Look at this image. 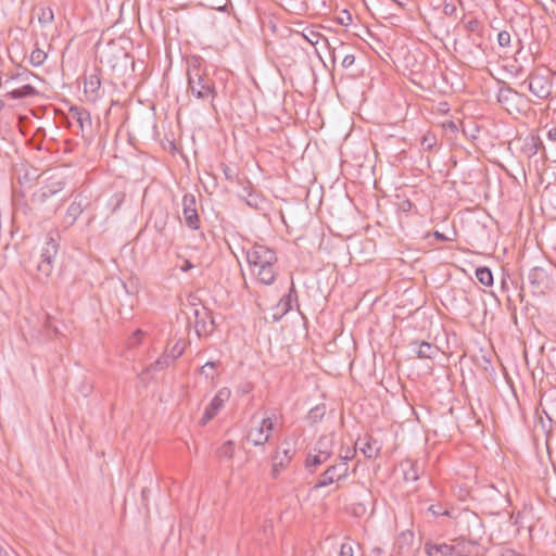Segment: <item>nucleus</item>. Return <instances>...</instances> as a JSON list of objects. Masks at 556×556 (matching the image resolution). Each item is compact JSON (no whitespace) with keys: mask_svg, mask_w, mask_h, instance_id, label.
<instances>
[{"mask_svg":"<svg viewBox=\"0 0 556 556\" xmlns=\"http://www.w3.org/2000/svg\"><path fill=\"white\" fill-rule=\"evenodd\" d=\"M216 364L214 362H207L204 366H202L201 370L204 371L206 368H214Z\"/></svg>","mask_w":556,"mask_h":556,"instance_id":"obj_53","label":"nucleus"},{"mask_svg":"<svg viewBox=\"0 0 556 556\" xmlns=\"http://www.w3.org/2000/svg\"><path fill=\"white\" fill-rule=\"evenodd\" d=\"M83 204L80 201H73L67 207L65 220L68 225H73L83 213Z\"/></svg>","mask_w":556,"mask_h":556,"instance_id":"obj_23","label":"nucleus"},{"mask_svg":"<svg viewBox=\"0 0 556 556\" xmlns=\"http://www.w3.org/2000/svg\"><path fill=\"white\" fill-rule=\"evenodd\" d=\"M285 463H287V462H286L285 456H283V457H280V456H279V458H278V464H279V466H280L281 468L285 466Z\"/></svg>","mask_w":556,"mask_h":556,"instance_id":"obj_59","label":"nucleus"},{"mask_svg":"<svg viewBox=\"0 0 556 556\" xmlns=\"http://www.w3.org/2000/svg\"><path fill=\"white\" fill-rule=\"evenodd\" d=\"M339 556H354L353 543L344 542L341 544Z\"/></svg>","mask_w":556,"mask_h":556,"instance_id":"obj_41","label":"nucleus"},{"mask_svg":"<svg viewBox=\"0 0 556 556\" xmlns=\"http://www.w3.org/2000/svg\"><path fill=\"white\" fill-rule=\"evenodd\" d=\"M454 11H455L454 5H445V8H444L445 14H452Z\"/></svg>","mask_w":556,"mask_h":556,"instance_id":"obj_52","label":"nucleus"},{"mask_svg":"<svg viewBox=\"0 0 556 556\" xmlns=\"http://www.w3.org/2000/svg\"><path fill=\"white\" fill-rule=\"evenodd\" d=\"M408 468L404 470V478L406 481H416L419 478V468L417 463L406 462Z\"/></svg>","mask_w":556,"mask_h":556,"instance_id":"obj_29","label":"nucleus"},{"mask_svg":"<svg viewBox=\"0 0 556 556\" xmlns=\"http://www.w3.org/2000/svg\"><path fill=\"white\" fill-rule=\"evenodd\" d=\"M510 34L506 30H502L497 34V43L502 48H507L510 46Z\"/></svg>","mask_w":556,"mask_h":556,"instance_id":"obj_38","label":"nucleus"},{"mask_svg":"<svg viewBox=\"0 0 556 556\" xmlns=\"http://www.w3.org/2000/svg\"><path fill=\"white\" fill-rule=\"evenodd\" d=\"M331 471H334L337 481H339L348 476L349 465L346 462L341 460L339 464L331 466Z\"/></svg>","mask_w":556,"mask_h":556,"instance_id":"obj_32","label":"nucleus"},{"mask_svg":"<svg viewBox=\"0 0 556 556\" xmlns=\"http://www.w3.org/2000/svg\"><path fill=\"white\" fill-rule=\"evenodd\" d=\"M334 481H337V477L334 476V471H331V466H330L323 472V475L320 476L318 481L315 483L314 489H320V488L327 486V485L333 483Z\"/></svg>","mask_w":556,"mask_h":556,"instance_id":"obj_26","label":"nucleus"},{"mask_svg":"<svg viewBox=\"0 0 556 556\" xmlns=\"http://www.w3.org/2000/svg\"><path fill=\"white\" fill-rule=\"evenodd\" d=\"M326 414V405L318 404L312 407L307 414V420L312 424L318 422L323 419Z\"/></svg>","mask_w":556,"mask_h":556,"instance_id":"obj_27","label":"nucleus"},{"mask_svg":"<svg viewBox=\"0 0 556 556\" xmlns=\"http://www.w3.org/2000/svg\"><path fill=\"white\" fill-rule=\"evenodd\" d=\"M182 213L188 227L191 229L199 228V215L197 211V201L193 194H185L182 198Z\"/></svg>","mask_w":556,"mask_h":556,"instance_id":"obj_8","label":"nucleus"},{"mask_svg":"<svg viewBox=\"0 0 556 556\" xmlns=\"http://www.w3.org/2000/svg\"><path fill=\"white\" fill-rule=\"evenodd\" d=\"M251 424L252 426L247 434V440L254 446H261L268 442L274 429L273 419L270 417H264L261 420H256V416L253 415Z\"/></svg>","mask_w":556,"mask_h":556,"instance_id":"obj_5","label":"nucleus"},{"mask_svg":"<svg viewBox=\"0 0 556 556\" xmlns=\"http://www.w3.org/2000/svg\"><path fill=\"white\" fill-rule=\"evenodd\" d=\"M414 533L412 531L401 532L394 543V552L400 556L409 555L414 552Z\"/></svg>","mask_w":556,"mask_h":556,"instance_id":"obj_13","label":"nucleus"},{"mask_svg":"<svg viewBox=\"0 0 556 556\" xmlns=\"http://www.w3.org/2000/svg\"><path fill=\"white\" fill-rule=\"evenodd\" d=\"M458 523L466 526V528L463 530V533L460 534L462 536L473 539V541H482L485 531L482 520L479 518L478 515L466 511L463 515H460Z\"/></svg>","mask_w":556,"mask_h":556,"instance_id":"obj_6","label":"nucleus"},{"mask_svg":"<svg viewBox=\"0 0 556 556\" xmlns=\"http://www.w3.org/2000/svg\"><path fill=\"white\" fill-rule=\"evenodd\" d=\"M63 188H64V182L63 181H61V180L52 181L51 184L46 185L45 187H42L39 197H40L41 200H45L47 198H50V197L56 194L58 192L63 190Z\"/></svg>","mask_w":556,"mask_h":556,"instance_id":"obj_25","label":"nucleus"},{"mask_svg":"<svg viewBox=\"0 0 556 556\" xmlns=\"http://www.w3.org/2000/svg\"><path fill=\"white\" fill-rule=\"evenodd\" d=\"M478 25H479L478 21H476V20H471V21H469V22L466 24V27H467V29H469V30H471V31H475V30L478 28Z\"/></svg>","mask_w":556,"mask_h":556,"instance_id":"obj_47","label":"nucleus"},{"mask_svg":"<svg viewBox=\"0 0 556 556\" xmlns=\"http://www.w3.org/2000/svg\"><path fill=\"white\" fill-rule=\"evenodd\" d=\"M102 58H104L113 68L117 66L126 67L130 59L129 54L116 45H109L108 50Z\"/></svg>","mask_w":556,"mask_h":556,"instance_id":"obj_11","label":"nucleus"},{"mask_svg":"<svg viewBox=\"0 0 556 556\" xmlns=\"http://www.w3.org/2000/svg\"><path fill=\"white\" fill-rule=\"evenodd\" d=\"M0 556H10V553L8 549H5L3 546L0 545Z\"/></svg>","mask_w":556,"mask_h":556,"instance_id":"obj_56","label":"nucleus"},{"mask_svg":"<svg viewBox=\"0 0 556 556\" xmlns=\"http://www.w3.org/2000/svg\"><path fill=\"white\" fill-rule=\"evenodd\" d=\"M352 22L351 15L348 11H343V15L339 17V23L341 25L348 26Z\"/></svg>","mask_w":556,"mask_h":556,"instance_id":"obj_44","label":"nucleus"},{"mask_svg":"<svg viewBox=\"0 0 556 556\" xmlns=\"http://www.w3.org/2000/svg\"><path fill=\"white\" fill-rule=\"evenodd\" d=\"M143 336V331L138 329L134 332V337L140 339Z\"/></svg>","mask_w":556,"mask_h":556,"instance_id":"obj_57","label":"nucleus"},{"mask_svg":"<svg viewBox=\"0 0 556 556\" xmlns=\"http://www.w3.org/2000/svg\"><path fill=\"white\" fill-rule=\"evenodd\" d=\"M38 20L41 25L51 24L54 20L53 10L49 7L41 8Z\"/></svg>","mask_w":556,"mask_h":556,"instance_id":"obj_33","label":"nucleus"},{"mask_svg":"<svg viewBox=\"0 0 556 556\" xmlns=\"http://www.w3.org/2000/svg\"><path fill=\"white\" fill-rule=\"evenodd\" d=\"M520 97H521V94L519 92H517L516 90H514L509 87L501 88L497 93V100L502 104H509L516 98H520Z\"/></svg>","mask_w":556,"mask_h":556,"instance_id":"obj_24","label":"nucleus"},{"mask_svg":"<svg viewBox=\"0 0 556 556\" xmlns=\"http://www.w3.org/2000/svg\"><path fill=\"white\" fill-rule=\"evenodd\" d=\"M245 257L252 276L260 283L270 286L278 275V257L276 252L261 243L245 249Z\"/></svg>","mask_w":556,"mask_h":556,"instance_id":"obj_1","label":"nucleus"},{"mask_svg":"<svg viewBox=\"0 0 556 556\" xmlns=\"http://www.w3.org/2000/svg\"><path fill=\"white\" fill-rule=\"evenodd\" d=\"M193 268V264L191 262H189L188 260H186L184 262V265L181 266V270L182 271H187L189 269Z\"/></svg>","mask_w":556,"mask_h":556,"instance_id":"obj_50","label":"nucleus"},{"mask_svg":"<svg viewBox=\"0 0 556 556\" xmlns=\"http://www.w3.org/2000/svg\"><path fill=\"white\" fill-rule=\"evenodd\" d=\"M437 143L433 135L427 134L422 137L421 146L425 150H431Z\"/></svg>","mask_w":556,"mask_h":556,"instance_id":"obj_40","label":"nucleus"},{"mask_svg":"<svg viewBox=\"0 0 556 556\" xmlns=\"http://www.w3.org/2000/svg\"><path fill=\"white\" fill-rule=\"evenodd\" d=\"M528 84L529 91L539 99H547L552 92V83L548 71L531 72L522 85Z\"/></svg>","mask_w":556,"mask_h":556,"instance_id":"obj_4","label":"nucleus"},{"mask_svg":"<svg viewBox=\"0 0 556 556\" xmlns=\"http://www.w3.org/2000/svg\"><path fill=\"white\" fill-rule=\"evenodd\" d=\"M283 456H285L287 463H289L292 457L289 450L283 451Z\"/></svg>","mask_w":556,"mask_h":556,"instance_id":"obj_55","label":"nucleus"},{"mask_svg":"<svg viewBox=\"0 0 556 556\" xmlns=\"http://www.w3.org/2000/svg\"><path fill=\"white\" fill-rule=\"evenodd\" d=\"M429 509L432 511V514H433L434 516H439V515H446V516H447V515H448V511H447V510L440 511L439 509H435V507H434V506H430V508H429Z\"/></svg>","mask_w":556,"mask_h":556,"instance_id":"obj_49","label":"nucleus"},{"mask_svg":"<svg viewBox=\"0 0 556 556\" xmlns=\"http://www.w3.org/2000/svg\"><path fill=\"white\" fill-rule=\"evenodd\" d=\"M203 63L200 56L187 59L188 92L197 100L213 104L216 98L215 83L207 76Z\"/></svg>","mask_w":556,"mask_h":556,"instance_id":"obj_2","label":"nucleus"},{"mask_svg":"<svg viewBox=\"0 0 556 556\" xmlns=\"http://www.w3.org/2000/svg\"><path fill=\"white\" fill-rule=\"evenodd\" d=\"M302 35H303V38L305 40H307L313 46H316L319 43V41H323L325 43L326 48H328L329 50H332V54L334 55L336 48H333L331 46L330 41L328 40V38L324 37L319 31L314 30L313 28H306Z\"/></svg>","mask_w":556,"mask_h":556,"instance_id":"obj_18","label":"nucleus"},{"mask_svg":"<svg viewBox=\"0 0 556 556\" xmlns=\"http://www.w3.org/2000/svg\"><path fill=\"white\" fill-rule=\"evenodd\" d=\"M174 359L170 357V355L165 354L162 355L160 358H157L153 364H151L150 368L151 370H161L163 368L168 367Z\"/></svg>","mask_w":556,"mask_h":556,"instance_id":"obj_31","label":"nucleus"},{"mask_svg":"<svg viewBox=\"0 0 556 556\" xmlns=\"http://www.w3.org/2000/svg\"><path fill=\"white\" fill-rule=\"evenodd\" d=\"M71 115L77 122L81 131L91 128V117L88 111L73 108L71 109Z\"/></svg>","mask_w":556,"mask_h":556,"instance_id":"obj_19","label":"nucleus"},{"mask_svg":"<svg viewBox=\"0 0 556 556\" xmlns=\"http://www.w3.org/2000/svg\"><path fill=\"white\" fill-rule=\"evenodd\" d=\"M480 540L468 539L465 536H459L456 540V543L453 544L454 555L456 556H479L480 548Z\"/></svg>","mask_w":556,"mask_h":556,"instance_id":"obj_9","label":"nucleus"},{"mask_svg":"<svg viewBox=\"0 0 556 556\" xmlns=\"http://www.w3.org/2000/svg\"><path fill=\"white\" fill-rule=\"evenodd\" d=\"M434 237H435L437 239H439V240H442V241L447 240V238H446L443 233H441V232H439V231H435V232H434Z\"/></svg>","mask_w":556,"mask_h":556,"instance_id":"obj_54","label":"nucleus"},{"mask_svg":"<svg viewBox=\"0 0 556 556\" xmlns=\"http://www.w3.org/2000/svg\"><path fill=\"white\" fill-rule=\"evenodd\" d=\"M229 396L230 391L228 389H220L212 399L208 406L205 408L203 416L200 420L201 425H206L210 420H212L219 412V409L223 407L224 403L229 399Z\"/></svg>","mask_w":556,"mask_h":556,"instance_id":"obj_7","label":"nucleus"},{"mask_svg":"<svg viewBox=\"0 0 556 556\" xmlns=\"http://www.w3.org/2000/svg\"><path fill=\"white\" fill-rule=\"evenodd\" d=\"M410 349L419 358L433 359L440 353V349L435 344L426 341H414L410 343Z\"/></svg>","mask_w":556,"mask_h":556,"instance_id":"obj_12","label":"nucleus"},{"mask_svg":"<svg viewBox=\"0 0 556 556\" xmlns=\"http://www.w3.org/2000/svg\"><path fill=\"white\" fill-rule=\"evenodd\" d=\"M58 242L51 233L46 238V244L41 250L39 260L36 261V267L39 278H47L53 270V263L58 254Z\"/></svg>","mask_w":556,"mask_h":556,"instance_id":"obj_3","label":"nucleus"},{"mask_svg":"<svg viewBox=\"0 0 556 556\" xmlns=\"http://www.w3.org/2000/svg\"><path fill=\"white\" fill-rule=\"evenodd\" d=\"M355 62V56L354 54H346L343 60H342V66L344 68H348L350 66H352Z\"/></svg>","mask_w":556,"mask_h":556,"instance_id":"obj_42","label":"nucleus"},{"mask_svg":"<svg viewBox=\"0 0 556 556\" xmlns=\"http://www.w3.org/2000/svg\"><path fill=\"white\" fill-rule=\"evenodd\" d=\"M279 453L274 457V464H273V475L274 477H277L279 473V468H281L278 464Z\"/></svg>","mask_w":556,"mask_h":556,"instance_id":"obj_45","label":"nucleus"},{"mask_svg":"<svg viewBox=\"0 0 556 556\" xmlns=\"http://www.w3.org/2000/svg\"><path fill=\"white\" fill-rule=\"evenodd\" d=\"M410 207H412V203L408 200L403 201L401 204V208L405 212L409 211Z\"/></svg>","mask_w":556,"mask_h":556,"instance_id":"obj_51","label":"nucleus"},{"mask_svg":"<svg viewBox=\"0 0 556 556\" xmlns=\"http://www.w3.org/2000/svg\"><path fill=\"white\" fill-rule=\"evenodd\" d=\"M38 94L37 90L30 85L26 84L20 88H16L7 93V97L11 99H23V98H31Z\"/></svg>","mask_w":556,"mask_h":556,"instance_id":"obj_22","label":"nucleus"},{"mask_svg":"<svg viewBox=\"0 0 556 556\" xmlns=\"http://www.w3.org/2000/svg\"><path fill=\"white\" fill-rule=\"evenodd\" d=\"M264 203V199L256 193L249 192L247 198V204L254 208H261Z\"/></svg>","mask_w":556,"mask_h":556,"instance_id":"obj_36","label":"nucleus"},{"mask_svg":"<svg viewBox=\"0 0 556 556\" xmlns=\"http://www.w3.org/2000/svg\"><path fill=\"white\" fill-rule=\"evenodd\" d=\"M184 352H185V344H184V342H181V340H179L170 349L168 355H170V357L173 359H176V358L180 357L184 354Z\"/></svg>","mask_w":556,"mask_h":556,"instance_id":"obj_37","label":"nucleus"},{"mask_svg":"<svg viewBox=\"0 0 556 556\" xmlns=\"http://www.w3.org/2000/svg\"><path fill=\"white\" fill-rule=\"evenodd\" d=\"M355 447L358 448L366 458H375L378 456L381 445L377 440H374L371 437H367L364 439V442L358 440L355 443Z\"/></svg>","mask_w":556,"mask_h":556,"instance_id":"obj_15","label":"nucleus"},{"mask_svg":"<svg viewBox=\"0 0 556 556\" xmlns=\"http://www.w3.org/2000/svg\"><path fill=\"white\" fill-rule=\"evenodd\" d=\"M355 452H356V447H355L353 451L348 450V452L345 453V455H341V460H343V462H346V463H348L350 459H352V458H353V456H354Z\"/></svg>","mask_w":556,"mask_h":556,"instance_id":"obj_46","label":"nucleus"},{"mask_svg":"<svg viewBox=\"0 0 556 556\" xmlns=\"http://www.w3.org/2000/svg\"><path fill=\"white\" fill-rule=\"evenodd\" d=\"M326 462L327 459L324 456H320L314 452V454H308L305 460V467L307 469H312V467H317L318 465H321Z\"/></svg>","mask_w":556,"mask_h":556,"instance_id":"obj_34","label":"nucleus"},{"mask_svg":"<svg viewBox=\"0 0 556 556\" xmlns=\"http://www.w3.org/2000/svg\"><path fill=\"white\" fill-rule=\"evenodd\" d=\"M372 556H380L381 555V549L379 547H376L372 549L371 552Z\"/></svg>","mask_w":556,"mask_h":556,"instance_id":"obj_58","label":"nucleus"},{"mask_svg":"<svg viewBox=\"0 0 556 556\" xmlns=\"http://www.w3.org/2000/svg\"><path fill=\"white\" fill-rule=\"evenodd\" d=\"M425 551L428 556H450L454 555L453 544L447 543H432L425 544Z\"/></svg>","mask_w":556,"mask_h":556,"instance_id":"obj_16","label":"nucleus"},{"mask_svg":"<svg viewBox=\"0 0 556 556\" xmlns=\"http://www.w3.org/2000/svg\"><path fill=\"white\" fill-rule=\"evenodd\" d=\"M543 201L545 204L553 205L556 208V186L546 191L543 195Z\"/></svg>","mask_w":556,"mask_h":556,"instance_id":"obj_39","label":"nucleus"},{"mask_svg":"<svg viewBox=\"0 0 556 556\" xmlns=\"http://www.w3.org/2000/svg\"><path fill=\"white\" fill-rule=\"evenodd\" d=\"M30 77H35L36 78V75L33 74L31 72L29 71H24L22 73H17L14 78L15 79H20V80H28Z\"/></svg>","mask_w":556,"mask_h":556,"instance_id":"obj_43","label":"nucleus"},{"mask_svg":"<svg viewBox=\"0 0 556 556\" xmlns=\"http://www.w3.org/2000/svg\"><path fill=\"white\" fill-rule=\"evenodd\" d=\"M224 173H225V175H226V177H227L228 179H230V178H231L230 169H229L228 167H226V168L224 169Z\"/></svg>","mask_w":556,"mask_h":556,"instance_id":"obj_60","label":"nucleus"},{"mask_svg":"<svg viewBox=\"0 0 556 556\" xmlns=\"http://www.w3.org/2000/svg\"><path fill=\"white\" fill-rule=\"evenodd\" d=\"M101 87V80L98 74H90L85 79V92L92 99L98 97V91Z\"/></svg>","mask_w":556,"mask_h":556,"instance_id":"obj_21","label":"nucleus"},{"mask_svg":"<svg viewBox=\"0 0 556 556\" xmlns=\"http://www.w3.org/2000/svg\"><path fill=\"white\" fill-rule=\"evenodd\" d=\"M476 277L480 283L484 286H492L493 283V275L490 268L488 267H478L476 269Z\"/></svg>","mask_w":556,"mask_h":556,"instance_id":"obj_28","label":"nucleus"},{"mask_svg":"<svg viewBox=\"0 0 556 556\" xmlns=\"http://www.w3.org/2000/svg\"><path fill=\"white\" fill-rule=\"evenodd\" d=\"M547 138H548L551 141L556 142V127H553V128H551V129L547 131Z\"/></svg>","mask_w":556,"mask_h":556,"instance_id":"obj_48","label":"nucleus"},{"mask_svg":"<svg viewBox=\"0 0 556 556\" xmlns=\"http://www.w3.org/2000/svg\"><path fill=\"white\" fill-rule=\"evenodd\" d=\"M235 455V443L232 441L225 442L218 450V456L231 459Z\"/></svg>","mask_w":556,"mask_h":556,"instance_id":"obj_30","label":"nucleus"},{"mask_svg":"<svg viewBox=\"0 0 556 556\" xmlns=\"http://www.w3.org/2000/svg\"><path fill=\"white\" fill-rule=\"evenodd\" d=\"M333 443L334 438L332 434L324 435L317 441L314 452L328 460L332 455Z\"/></svg>","mask_w":556,"mask_h":556,"instance_id":"obj_17","label":"nucleus"},{"mask_svg":"<svg viewBox=\"0 0 556 556\" xmlns=\"http://www.w3.org/2000/svg\"><path fill=\"white\" fill-rule=\"evenodd\" d=\"M294 301H296V292L294 290V286L292 285L288 294L283 295L276 305L275 313L273 315L274 319L279 320L282 316H285L292 308V303Z\"/></svg>","mask_w":556,"mask_h":556,"instance_id":"obj_14","label":"nucleus"},{"mask_svg":"<svg viewBox=\"0 0 556 556\" xmlns=\"http://www.w3.org/2000/svg\"><path fill=\"white\" fill-rule=\"evenodd\" d=\"M548 275L541 267H533L528 274V283L534 294H541L548 287Z\"/></svg>","mask_w":556,"mask_h":556,"instance_id":"obj_10","label":"nucleus"},{"mask_svg":"<svg viewBox=\"0 0 556 556\" xmlns=\"http://www.w3.org/2000/svg\"><path fill=\"white\" fill-rule=\"evenodd\" d=\"M192 313H193V316H194V330H195V333L198 334V337H200L203 332H206L207 329H206V321H205V318L207 317L208 313L206 311V308H198V307H194L192 309Z\"/></svg>","mask_w":556,"mask_h":556,"instance_id":"obj_20","label":"nucleus"},{"mask_svg":"<svg viewBox=\"0 0 556 556\" xmlns=\"http://www.w3.org/2000/svg\"><path fill=\"white\" fill-rule=\"evenodd\" d=\"M46 59H47V54L40 49H35L30 53V63L34 66L42 65L43 62L46 61Z\"/></svg>","mask_w":556,"mask_h":556,"instance_id":"obj_35","label":"nucleus"}]
</instances>
